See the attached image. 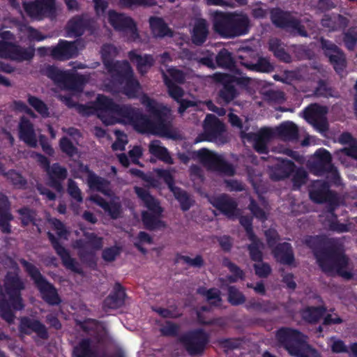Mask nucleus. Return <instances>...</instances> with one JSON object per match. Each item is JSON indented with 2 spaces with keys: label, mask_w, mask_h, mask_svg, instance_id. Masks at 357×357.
I'll return each mask as SVG.
<instances>
[{
  "label": "nucleus",
  "mask_w": 357,
  "mask_h": 357,
  "mask_svg": "<svg viewBox=\"0 0 357 357\" xmlns=\"http://www.w3.org/2000/svg\"><path fill=\"white\" fill-rule=\"evenodd\" d=\"M141 103L145 107L149 116L144 114L142 109L131 105H120L105 95L98 94L94 100L96 114L100 118L104 114L114 115L119 119L111 116L103 121L107 125L116 122H126L131 124L139 133H151L166 136L169 132V117L171 109L162 103L144 94Z\"/></svg>",
  "instance_id": "f257e3e1"
},
{
  "label": "nucleus",
  "mask_w": 357,
  "mask_h": 357,
  "mask_svg": "<svg viewBox=\"0 0 357 357\" xmlns=\"http://www.w3.org/2000/svg\"><path fill=\"white\" fill-rule=\"evenodd\" d=\"M15 271H8L5 275L3 287L5 294L0 293V317L8 324L15 319V311L24 309L22 291L25 289V284L19 275L20 268L16 263L13 266Z\"/></svg>",
  "instance_id": "f03ea898"
},
{
  "label": "nucleus",
  "mask_w": 357,
  "mask_h": 357,
  "mask_svg": "<svg viewBox=\"0 0 357 357\" xmlns=\"http://www.w3.org/2000/svg\"><path fill=\"white\" fill-rule=\"evenodd\" d=\"M213 31L222 38H235L248 33L250 20L243 12L215 10L212 14Z\"/></svg>",
  "instance_id": "7ed1b4c3"
},
{
  "label": "nucleus",
  "mask_w": 357,
  "mask_h": 357,
  "mask_svg": "<svg viewBox=\"0 0 357 357\" xmlns=\"http://www.w3.org/2000/svg\"><path fill=\"white\" fill-rule=\"evenodd\" d=\"M316 259L321 271L328 275L337 273L347 280L353 277V274L346 270L349 263L348 257L337 245H330L325 250L319 251Z\"/></svg>",
  "instance_id": "20e7f679"
},
{
  "label": "nucleus",
  "mask_w": 357,
  "mask_h": 357,
  "mask_svg": "<svg viewBox=\"0 0 357 357\" xmlns=\"http://www.w3.org/2000/svg\"><path fill=\"white\" fill-rule=\"evenodd\" d=\"M134 191L144 206L150 211L142 213V221L144 228L149 231L165 228L166 223L160 219L163 212L160 202L151 195L148 190L142 187L135 186Z\"/></svg>",
  "instance_id": "39448f33"
},
{
  "label": "nucleus",
  "mask_w": 357,
  "mask_h": 357,
  "mask_svg": "<svg viewBox=\"0 0 357 357\" xmlns=\"http://www.w3.org/2000/svg\"><path fill=\"white\" fill-rule=\"evenodd\" d=\"M19 261L25 272L33 281L35 286L41 294L42 299L49 305H59L61 303V298L54 285L42 275L34 264L24 258L20 259Z\"/></svg>",
  "instance_id": "423d86ee"
},
{
  "label": "nucleus",
  "mask_w": 357,
  "mask_h": 357,
  "mask_svg": "<svg viewBox=\"0 0 357 357\" xmlns=\"http://www.w3.org/2000/svg\"><path fill=\"white\" fill-rule=\"evenodd\" d=\"M84 238L77 239L73 247L77 250L81 262L95 269L97 267L96 252L103 247V238L93 232H84Z\"/></svg>",
  "instance_id": "0eeeda50"
},
{
  "label": "nucleus",
  "mask_w": 357,
  "mask_h": 357,
  "mask_svg": "<svg viewBox=\"0 0 357 357\" xmlns=\"http://www.w3.org/2000/svg\"><path fill=\"white\" fill-rule=\"evenodd\" d=\"M307 166L310 172L316 176L327 175V178L334 184H338L340 181L338 170L332 163L331 154L325 149H317Z\"/></svg>",
  "instance_id": "6e6552de"
},
{
  "label": "nucleus",
  "mask_w": 357,
  "mask_h": 357,
  "mask_svg": "<svg viewBox=\"0 0 357 357\" xmlns=\"http://www.w3.org/2000/svg\"><path fill=\"white\" fill-rule=\"evenodd\" d=\"M186 352L190 356H201L210 341L209 335L202 328L189 331L178 338Z\"/></svg>",
  "instance_id": "1a4fd4ad"
},
{
  "label": "nucleus",
  "mask_w": 357,
  "mask_h": 357,
  "mask_svg": "<svg viewBox=\"0 0 357 357\" xmlns=\"http://www.w3.org/2000/svg\"><path fill=\"white\" fill-rule=\"evenodd\" d=\"M194 155L209 170L229 176H232L236 173L235 168L231 163L207 149L203 148L194 152Z\"/></svg>",
  "instance_id": "9d476101"
},
{
  "label": "nucleus",
  "mask_w": 357,
  "mask_h": 357,
  "mask_svg": "<svg viewBox=\"0 0 357 357\" xmlns=\"http://www.w3.org/2000/svg\"><path fill=\"white\" fill-rule=\"evenodd\" d=\"M218 80L222 84V87L218 91V98L225 104H229L238 96V91L236 84L246 86L250 82V79L247 77H237L229 74H219Z\"/></svg>",
  "instance_id": "9b49d317"
},
{
  "label": "nucleus",
  "mask_w": 357,
  "mask_h": 357,
  "mask_svg": "<svg viewBox=\"0 0 357 357\" xmlns=\"http://www.w3.org/2000/svg\"><path fill=\"white\" fill-rule=\"evenodd\" d=\"M276 337L291 356H295L307 344V337L296 329L283 327L277 331Z\"/></svg>",
  "instance_id": "f8f14e48"
},
{
  "label": "nucleus",
  "mask_w": 357,
  "mask_h": 357,
  "mask_svg": "<svg viewBox=\"0 0 357 357\" xmlns=\"http://www.w3.org/2000/svg\"><path fill=\"white\" fill-rule=\"evenodd\" d=\"M271 20L273 24L281 29L291 30L301 36H307V33L301 22L290 13L276 9L271 11Z\"/></svg>",
  "instance_id": "ddd939ff"
},
{
  "label": "nucleus",
  "mask_w": 357,
  "mask_h": 357,
  "mask_svg": "<svg viewBox=\"0 0 357 357\" xmlns=\"http://www.w3.org/2000/svg\"><path fill=\"white\" fill-rule=\"evenodd\" d=\"M303 113L305 120L319 132L324 133L328 130V123L326 119L328 108L326 106L312 103L306 107Z\"/></svg>",
  "instance_id": "4468645a"
},
{
  "label": "nucleus",
  "mask_w": 357,
  "mask_h": 357,
  "mask_svg": "<svg viewBox=\"0 0 357 357\" xmlns=\"http://www.w3.org/2000/svg\"><path fill=\"white\" fill-rule=\"evenodd\" d=\"M203 132L197 135L195 142H215L225 131V126L216 116L208 114L203 123Z\"/></svg>",
  "instance_id": "2eb2a0df"
},
{
  "label": "nucleus",
  "mask_w": 357,
  "mask_h": 357,
  "mask_svg": "<svg viewBox=\"0 0 357 357\" xmlns=\"http://www.w3.org/2000/svg\"><path fill=\"white\" fill-rule=\"evenodd\" d=\"M24 9L31 18L41 20L44 17H55L56 0H35L24 3Z\"/></svg>",
  "instance_id": "dca6fc26"
},
{
  "label": "nucleus",
  "mask_w": 357,
  "mask_h": 357,
  "mask_svg": "<svg viewBox=\"0 0 357 357\" xmlns=\"http://www.w3.org/2000/svg\"><path fill=\"white\" fill-rule=\"evenodd\" d=\"M108 21L116 31L130 33L133 40L139 38L137 24L131 17L110 10L108 12Z\"/></svg>",
  "instance_id": "f3484780"
},
{
  "label": "nucleus",
  "mask_w": 357,
  "mask_h": 357,
  "mask_svg": "<svg viewBox=\"0 0 357 357\" xmlns=\"http://www.w3.org/2000/svg\"><path fill=\"white\" fill-rule=\"evenodd\" d=\"M47 236L55 252L60 257L63 266L75 273L82 275L84 274L83 269L77 260L70 256L69 250L61 245L59 238L51 231H48Z\"/></svg>",
  "instance_id": "a211bd4d"
},
{
  "label": "nucleus",
  "mask_w": 357,
  "mask_h": 357,
  "mask_svg": "<svg viewBox=\"0 0 357 357\" xmlns=\"http://www.w3.org/2000/svg\"><path fill=\"white\" fill-rule=\"evenodd\" d=\"M310 198L315 203L329 204V208L338 206V196L336 192L330 190V185L327 181L320 182L309 193Z\"/></svg>",
  "instance_id": "6ab92c4d"
},
{
  "label": "nucleus",
  "mask_w": 357,
  "mask_h": 357,
  "mask_svg": "<svg viewBox=\"0 0 357 357\" xmlns=\"http://www.w3.org/2000/svg\"><path fill=\"white\" fill-rule=\"evenodd\" d=\"M273 137V132L270 128H261L257 132H241V138L253 143L254 149L259 154H267L268 148V142Z\"/></svg>",
  "instance_id": "aec40b11"
},
{
  "label": "nucleus",
  "mask_w": 357,
  "mask_h": 357,
  "mask_svg": "<svg viewBox=\"0 0 357 357\" xmlns=\"http://www.w3.org/2000/svg\"><path fill=\"white\" fill-rule=\"evenodd\" d=\"M209 202L213 207L228 218H232L237 215L238 204L227 194L222 193L213 197Z\"/></svg>",
  "instance_id": "412c9836"
},
{
  "label": "nucleus",
  "mask_w": 357,
  "mask_h": 357,
  "mask_svg": "<svg viewBox=\"0 0 357 357\" xmlns=\"http://www.w3.org/2000/svg\"><path fill=\"white\" fill-rule=\"evenodd\" d=\"M77 47L75 42L60 39L51 49V57L57 61H67L77 55Z\"/></svg>",
  "instance_id": "4be33fe9"
},
{
  "label": "nucleus",
  "mask_w": 357,
  "mask_h": 357,
  "mask_svg": "<svg viewBox=\"0 0 357 357\" xmlns=\"http://www.w3.org/2000/svg\"><path fill=\"white\" fill-rule=\"evenodd\" d=\"M20 331L29 335L34 332L42 340H47L49 333L46 326L38 319H33L28 317H23L20 319Z\"/></svg>",
  "instance_id": "5701e85b"
},
{
  "label": "nucleus",
  "mask_w": 357,
  "mask_h": 357,
  "mask_svg": "<svg viewBox=\"0 0 357 357\" xmlns=\"http://www.w3.org/2000/svg\"><path fill=\"white\" fill-rule=\"evenodd\" d=\"M107 72L111 75L113 80L119 84H123V82L129 77L133 75V70L126 60L116 61L112 66L105 68Z\"/></svg>",
  "instance_id": "b1692460"
},
{
  "label": "nucleus",
  "mask_w": 357,
  "mask_h": 357,
  "mask_svg": "<svg viewBox=\"0 0 357 357\" xmlns=\"http://www.w3.org/2000/svg\"><path fill=\"white\" fill-rule=\"evenodd\" d=\"M128 57L130 62L136 66L138 73L144 75L154 66L155 60L152 54H140L136 50L128 52Z\"/></svg>",
  "instance_id": "393cba45"
},
{
  "label": "nucleus",
  "mask_w": 357,
  "mask_h": 357,
  "mask_svg": "<svg viewBox=\"0 0 357 357\" xmlns=\"http://www.w3.org/2000/svg\"><path fill=\"white\" fill-rule=\"evenodd\" d=\"M14 217L10 211V202L6 195L0 193V230L3 234L12 233L10 222Z\"/></svg>",
  "instance_id": "a878e982"
},
{
  "label": "nucleus",
  "mask_w": 357,
  "mask_h": 357,
  "mask_svg": "<svg viewBox=\"0 0 357 357\" xmlns=\"http://www.w3.org/2000/svg\"><path fill=\"white\" fill-rule=\"evenodd\" d=\"M295 163L290 160H282L279 163L269 167V177L273 181H279L288 178L296 169Z\"/></svg>",
  "instance_id": "bb28decb"
},
{
  "label": "nucleus",
  "mask_w": 357,
  "mask_h": 357,
  "mask_svg": "<svg viewBox=\"0 0 357 357\" xmlns=\"http://www.w3.org/2000/svg\"><path fill=\"white\" fill-rule=\"evenodd\" d=\"M126 297L125 288L119 282H116L112 291L104 300L103 307L108 309H118L124 305Z\"/></svg>",
  "instance_id": "cd10ccee"
},
{
  "label": "nucleus",
  "mask_w": 357,
  "mask_h": 357,
  "mask_svg": "<svg viewBox=\"0 0 357 357\" xmlns=\"http://www.w3.org/2000/svg\"><path fill=\"white\" fill-rule=\"evenodd\" d=\"M272 254L276 261L281 264L290 266L295 261L292 246L287 242L278 243L272 249Z\"/></svg>",
  "instance_id": "c85d7f7f"
},
{
  "label": "nucleus",
  "mask_w": 357,
  "mask_h": 357,
  "mask_svg": "<svg viewBox=\"0 0 357 357\" xmlns=\"http://www.w3.org/2000/svg\"><path fill=\"white\" fill-rule=\"evenodd\" d=\"M46 173L49 177L50 185L60 192L63 189L61 183L68 176L67 169L59 163L55 162L51 165Z\"/></svg>",
  "instance_id": "c756f323"
},
{
  "label": "nucleus",
  "mask_w": 357,
  "mask_h": 357,
  "mask_svg": "<svg viewBox=\"0 0 357 357\" xmlns=\"http://www.w3.org/2000/svg\"><path fill=\"white\" fill-rule=\"evenodd\" d=\"M19 137L32 148L37 146V138L33 125L29 119L22 117L19 123Z\"/></svg>",
  "instance_id": "7c9ffc66"
},
{
  "label": "nucleus",
  "mask_w": 357,
  "mask_h": 357,
  "mask_svg": "<svg viewBox=\"0 0 357 357\" xmlns=\"http://www.w3.org/2000/svg\"><path fill=\"white\" fill-rule=\"evenodd\" d=\"M239 59L242 66L252 71L269 73L274 70V66L271 63L269 59L266 57H258L255 63L245 59L242 56H239Z\"/></svg>",
  "instance_id": "2f4dec72"
},
{
  "label": "nucleus",
  "mask_w": 357,
  "mask_h": 357,
  "mask_svg": "<svg viewBox=\"0 0 357 357\" xmlns=\"http://www.w3.org/2000/svg\"><path fill=\"white\" fill-rule=\"evenodd\" d=\"M208 33V25L206 20L204 18L197 19L192 29V43L198 46L202 45L206 41Z\"/></svg>",
  "instance_id": "473e14b6"
},
{
  "label": "nucleus",
  "mask_w": 357,
  "mask_h": 357,
  "mask_svg": "<svg viewBox=\"0 0 357 357\" xmlns=\"http://www.w3.org/2000/svg\"><path fill=\"white\" fill-rule=\"evenodd\" d=\"M149 21L150 29L154 37L162 38L165 36H173V31L162 18L152 16L150 17Z\"/></svg>",
  "instance_id": "72a5a7b5"
},
{
  "label": "nucleus",
  "mask_w": 357,
  "mask_h": 357,
  "mask_svg": "<svg viewBox=\"0 0 357 357\" xmlns=\"http://www.w3.org/2000/svg\"><path fill=\"white\" fill-rule=\"evenodd\" d=\"M321 25L328 28L330 31H336L345 28L348 20L340 14L324 15L321 21Z\"/></svg>",
  "instance_id": "f704fd0d"
},
{
  "label": "nucleus",
  "mask_w": 357,
  "mask_h": 357,
  "mask_svg": "<svg viewBox=\"0 0 357 357\" xmlns=\"http://www.w3.org/2000/svg\"><path fill=\"white\" fill-rule=\"evenodd\" d=\"M222 265L225 267H227L232 273V275H227L226 278H219V282L221 283L222 286L225 284L226 281L229 282V283H235L238 280H243L245 279L244 271L236 264L231 261L229 259L225 257L222 260Z\"/></svg>",
  "instance_id": "c9c22d12"
},
{
  "label": "nucleus",
  "mask_w": 357,
  "mask_h": 357,
  "mask_svg": "<svg viewBox=\"0 0 357 357\" xmlns=\"http://www.w3.org/2000/svg\"><path fill=\"white\" fill-rule=\"evenodd\" d=\"M275 132L280 137L288 141L297 140L299 137L298 128L291 121L282 123L275 128Z\"/></svg>",
  "instance_id": "e433bc0d"
},
{
  "label": "nucleus",
  "mask_w": 357,
  "mask_h": 357,
  "mask_svg": "<svg viewBox=\"0 0 357 357\" xmlns=\"http://www.w3.org/2000/svg\"><path fill=\"white\" fill-rule=\"evenodd\" d=\"M84 79V77L82 75L66 71L60 86L68 90L79 91L82 89Z\"/></svg>",
  "instance_id": "4c0bfd02"
},
{
  "label": "nucleus",
  "mask_w": 357,
  "mask_h": 357,
  "mask_svg": "<svg viewBox=\"0 0 357 357\" xmlns=\"http://www.w3.org/2000/svg\"><path fill=\"white\" fill-rule=\"evenodd\" d=\"M247 310H255L259 312L268 313L277 309L276 305L268 300H260L252 298L245 303Z\"/></svg>",
  "instance_id": "58836bf2"
},
{
  "label": "nucleus",
  "mask_w": 357,
  "mask_h": 357,
  "mask_svg": "<svg viewBox=\"0 0 357 357\" xmlns=\"http://www.w3.org/2000/svg\"><path fill=\"white\" fill-rule=\"evenodd\" d=\"M86 183L91 190L101 192L105 195L109 194L110 182L94 173L90 177L86 178Z\"/></svg>",
  "instance_id": "ea45409f"
},
{
  "label": "nucleus",
  "mask_w": 357,
  "mask_h": 357,
  "mask_svg": "<svg viewBox=\"0 0 357 357\" xmlns=\"http://www.w3.org/2000/svg\"><path fill=\"white\" fill-rule=\"evenodd\" d=\"M159 140H153L149 144V152L158 160L168 164L172 165L174 160L170 155L167 149L160 145Z\"/></svg>",
  "instance_id": "a19ab883"
},
{
  "label": "nucleus",
  "mask_w": 357,
  "mask_h": 357,
  "mask_svg": "<svg viewBox=\"0 0 357 357\" xmlns=\"http://www.w3.org/2000/svg\"><path fill=\"white\" fill-rule=\"evenodd\" d=\"M10 60L17 62L29 61L35 55V49L33 47H24L15 43L12 51Z\"/></svg>",
  "instance_id": "79ce46f5"
},
{
  "label": "nucleus",
  "mask_w": 357,
  "mask_h": 357,
  "mask_svg": "<svg viewBox=\"0 0 357 357\" xmlns=\"http://www.w3.org/2000/svg\"><path fill=\"white\" fill-rule=\"evenodd\" d=\"M197 293L206 298V301L212 306H220L222 299L221 291L215 287L207 289L204 287H199L197 289Z\"/></svg>",
  "instance_id": "37998d69"
},
{
  "label": "nucleus",
  "mask_w": 357,
  "mask_h": 357,
  "mask_svg": "<svg viewBox=\"0 0 357 357\" xmlns=\"http://www.w3.org/2000/svg\"><path fill=\"white\" fill-rule=\"evenodd\" d=\"M73 356L74 357H96V352L92 349L91 339L88 337L82 339L74 347Z\"/></svg>",
  "instance_id": "c03bdc74"
},
{
  "label": "nucleus",
  "mask_w": 357,
  "mask_h": 357,
  "mask_svg": "<svg viewBox=\"0 0 357 357\" xmlns=\"http://www.w3.org/2000/svg\"><path fill=\"white\" fill-rule=\"evenodd\" d=\"M326 312V308L322 306H310L301 311L302 319L307 323L315 324L319 321Z\"/></svg>",
  "instance_id": "a18cd8bd"
},
{
  "label": "nucleus",
  "mask_w": 357,
  "mask_h": 357,
  "mask_svg": "<svg viewBox=\"0 0 357 357\" xmlns=\"http://www.w3.org/2000/svg\"><path fill=\"white\" fill-rule=\"evenodd\" d=\"M17 214L20 215V220L21 225L23 227H27L29 225L33 226L37 225L36 211L30 208L29 206H24L17 210Z\"/></svg>",
  "instance_id": "49530a36"
},
{
  "label": "nucleus",
  "mask_w": 357,
  "mask_h": 357,
  "mask_svg": "<svg viewBox=\"0 0 357 357\" xmlns=\"http://www.w3.org/2000/svg\"><path fill=\"white\" fill-rule=\"evenodd\" d=\"M269 50L280 61L285 63H290L291 61V56L282 46L280 40L278 38L271 39L269 41Z\"/></svg>",
  "instance_id": "de8ad7c7"
},
{
  "label": "nucleus",
  "mask_w": 357,
  "mask_h": 357,
  "mask_svg": "<svg viewBox=\"0 0 357 357\" xmlns=\"http://www.w3.org/2000/svg\"><path fill=\"white\" fill-rule=\"evenodd\" d=\"M175 199L179 202L181 209L183 211H188L194 204V200L189 194L179 187H176L171 191Z\"/></svg>",
  "instance_id": "09e8293b"
},
{
  "label": "nucleus",
  "mask_w": 357,
  "mask_h": 357,
  "mask_svg": "<svg viewBox=\"0 0 357 357\" xmlns=\"http://www.w3.org/2000/svg\"><path fill=\"white\" fill-rule=\"evenodd\" d=\"M100 53L102 61L105 68L116 62L114 59L118 54V50L114 45L110 43L104 44L101 47Z\"/></svg>",
  "instance_id": "8fccbe9b"
},
{
  "label": "nucleus",
  "mask_w": 357,
  "mask_h": 357,
  "mask_svg": "<svg viewBox=\"0 0 357 357\" xmlns=\"http://www.w3.org/2000/svg\"><path fill=\"white\" fill-rule=\"evenodd\" d=\"M335 207H331L328 209L329 215L326 219L328 222V229L337 233H344L349 231L348 225L344 223H340L337 220V215L335 213Z\"/></svg>",
  "instance_id": "3c124183"
},
{
  "label": "nucleus",
  "mask_w": 357,
  "mask_h": 357,
  "mask_svg": "<svg viewBox=\"0 0 357 357\" xmlns=\"http://www.w3.org/2000/svg\"><path fill=\"white\" fill-rule=\"evenodd\" d=\"M162 79L167 88L169 96L176 102H179L184 95L183 89L175 84L164 72H162Z\"/></svg>",
  "instance_id": "603ef678"
},
{
  "label": "nucleus",
  "mask_w": 357,
  "mask_h": 357,
  "mask_svg": "<svg viewBox=\"0 0 357 357\" xmlns=\"http://www.w3.org/2000/svg\"><path fill=\"white\" fill-rule=\"evenodd\" d=\"M123 87V93L129 98H137L139 91L141 89L139 81L135 78L134 75L129 77L125 82Z\"/></svg>",
  "instance_id": "864d4df0"
},
{
  "label": "nucleus",
  "mask_w": 357,
  "mask_h": 357,
  "mask_svg": "<svg viewBox=\"0 0 357 357\" xmlns=\"http://www.w3.org/2000/svg\"><path fill=\"white\" fill-rule=\"evenodd\" d=\"M156 5V0H119V6L121 8L130 10L138 7L150 8Z\"/></svg>",
  "instance_id": "5fc2aeb1"
},
{
  "label": "nucleus",
  "mask_w": 357,
  "mask_h": 357,
  "mask_svg": "<svg viewBox=\"0 0 357 357\" xmlns=\"http://www.w3.org/2000/svg\"><path fill=\"white\" fill-rule=\"evenodd\" d=\"M246 298L236 286H227V301L232 306H238L245 303Z\"/></svg>",
  "instance_id": "6e6d98bb"
},
{
  "label": "nucleus",
  "mask_w": 357,
  "mask_h": 357,
  "mask_svg": "<svg viewBox=\"0 0 357 357\" xmlns=\"http://www.w3.org/2000/svg\"><path fill=\"white\" fill-rule=\"evenodd\" d=\"M27 101L28 103L43 117L47 118L50 116L48 107L38 97L29 95Z\"/></svg>",
  "instance_id": "4d7b16f0"
},
{
  "label": "nucleus",
  "mask_w": 357,
  "mask_h": 357,
  "mask_svg": "<svg viewBox=\"0 0 357 357\" xmlns=\"http://www.w3.org/2000/svg\"><path fill=\"white\" fill-rule=\"evenodd\" d=\"M8 180L17 188L24 189L27 185V181L22 175L14 169H10L6 173H3Z\"/></svg>",
  "instance_id": "13d9d810"
},
{
  "label": "nucleus",
  "mask_w": 357,
  "mask_h": 357,
  "mask_svg": "<svg viewBox=\"0 0 357 357\" xmlns=\"http://www.w3.org/2000/svg\"><path fill=\"white\" fill-rule=\"evenodd\" d=\"M328 61L338 74L342 73L347 66L345 54L342 50L336 54L330 56Z\"/></svg>",
  "instance_id": "bf43d9fd"
},
{
  "label": "nucleus",
  "mask_w": 357,
  "mask_h": 357,
  "mask_svg": "<svg viewBox=\"0 0 357 357\" xmlns=\"http://www.w3.org/2000/svg\"><path fill=\"white\" fill-rule=\"evenodd\" d=\"M66 73V71L52 65L47 66L45 70V75L58 85H61Z\"/></svg>",
  "instance_id": "052dcab7"
},
{
  "label": "nucleus",
  "mask_w": 357,
  "mask_h": 357,
  "mask_svg": "<svg viewBox=\"0 0 357 357\" xmlns=\"http://www.w3.org/2000/svg\"><path fill=\"white\" fill-rule=\"evenodd\" d=\"M305 244L307 247H309L313 252V255L315 257V259L317 258V253L319 251L325 250V248L324 247V241L323 238L318 236H308L305 239Z\"/></svg>",
  "instance_id": "680f3d73"
},
{
  "label": "nucleus",
  "mask_w": 357,
  "mask_h": 357,
  "mask_svg": "<svg viewBox=\"0 0 357 357\" xmlns=\"http://www.w3.org/2000/svg\"><path fill=\"white\" fill-rule=\"evenodd\" d=\"M215 61L218 66L222 68H231L234 64L231 54L226 49H222L218 52L215 56Z\"/></svg>",
  "instance_id": "e2e57ef3"
},
{
  "label": "nucleus",
  "mask_w": 357,
  "mask_h": 357,
  "mask_svg": "<svg viewBox=\"0 0 357 357\" xmlns=\"http://www.w3.org/2000/svg\"><path fill=\"white\" fill-rule=\"evenodd\" d=\"M320 47L326 57L330 58V56L336 54L342 50L332 41L321 37L319 39Z\"/></svg>",
  "instance_id": "0e129e2a"
},
{
  "label": "nucleus",
  "mask_w": 357,
  "mask_h": 357,
  "mask_svg": "<svg viewBox=\"0 0 357 357\" xmlns=\"http://www.w3.org/2000/svg\"><path fill=\"white\" fill-rule=\"evenodd\" d=\"M264 244L261 241L250 243L248 245L250 257L252 261L255 262H261L263 261V252L261 249Z\"/></svg>",
  "instance_id": "69168bd1"
},
{
  "label": "nucleus",
  "mask_w": 357,
  "mask_h": 357,
  "mask_svg": "<svg viewBox=\"0 0 357 357\" xmlns=\"http://www.w3.org/2000/svg\"><path fill=\"white\" fill-rule=\"evenodd\" d=\"M59 147L61 151L69 157H73L77 153L78 149L73 144L72 141L67 137L63 136L59 139Z\"/></svg>",
  "instance_id": "338daca9"
},
{
  "label": "nucleus",
  "mask_w": 357,
  "mask_h": 357,
  "mask_svg": "<svg viewBox=\"0 0 357 357\" xmlns=\"http://www.w3.org/2000/svg\"><path fill=\"white\" fill-rule=\"evenodd\" d=\"M343 42L348 50H354L357 43V29L355 27L349 28L343 33Z\"/></svg>",
  "instance_id": "774afa93"
}]
</instances>
